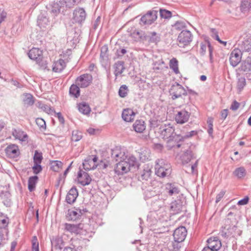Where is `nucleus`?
<instances>
[{
  "instance_id": "obj_1",
  "label": "nucleus",
  "mask_w": 251,
  "mask_h": 251,
  "mask_svg": "<svg viewBox=\"0 0 251 251\" xmlns=\"http://www.w3.org/2000/svg\"><path fill=\"white\" fill-rule=\"evenodd\" d=\"M28 56L30 59L35 61L41 69L50 70L49 67L51 61L50 55L43 56V51L40 49L32 48L29 50Z\"/></svg>"
},
{
  "instance_id": "obj_2",
  "label": "nucleus",
  "mask_w": 251,
  "mask_h": 251,
  "mask_svg": "<svg viewBox=\"0 0 251 251\" xmlns=\"http://www.w3.org/2000/svg\"><path fill=\"white\" fill-rule=\"evenodd\" d=\"M172 172L170 164L163 159H158L155 161V173L160 177L169 176Z\"/></svg>"
},
{
  "instance_id": "obj_3",
  "label": "nucleus",
  "mask_w": 251,
  "mask_h": 251,
  "mask_svg": "<svg viewBox=\"0 0 251 251\" xmlns=\"http://www.w3.org/2000/svg\"><path fill=\"white\" fill-rule=\"evenodd\" d=\"M151 119L150 126L151 128H154L158 126L160 123L167 119V113L165 111H151Z\"/></svg>"
},
{
  "instance_id": "obj_4",
  "label": "nucleus",
  "mask_w": 251,
  "mask_h": 251,
  "mask_svg": "<svg viewBox=\"0 0 251 251\" xmlns=\"http://www.w3.org/2000/svg\"><path fill=\"white\" fill-rule=\"evenodd\" d=\"M187 235V230L184 226H180L176 228L173 234L174 242L173 243V246L174 249L178 250L180 246H178V243L183 242Z\"/></svg>"
},
{
  "instance_id": "obj_5",
  "label": "nucleus",
  "mask_w": 251,
  "mask_h": 251,
  "mask_svg": "<svg viewBox=\"0 0 251 251\" xmlns=\"http://www.w3.org/2000/svg\"><path fill=\"white\" fill-rule=\"evenodd\" d=\"M194 147L192 145H189L188 144H185L182 145V147L181 148V151L183 153L180 156L181 161L183 164L188 163L191 159L195 158V154L193 152V149Z\"/></svg>"
},
{
  "instance_id": "obj_6",
  "label": "nucleus",
  "mask_w": 251,
  "mask_h": 251,
  "mask_svg": "<svg viewBox=\"0 0 251 251\" xmlns=\"http://www.w3.org/2000/svg\"><path fill=\"white\" fill-rule=\"evenodd\" d=\"M159 133L164 139H169L173 137L176 141L179 139V135L175 133V129L170 124L161 126L159 128Z\"/></svg>"
},
{
  "instance_id": "obj_7",
  "label": "nucleus",
  "mask_w": 251,
  "mask_h": 251,
  "mask_svg": "<svg viewBox=\"0 0 251 251\" xmlns=\"http://www.w3.org/2000/svg\"><path fill=\"white\" fill-rule=\"evenodd\" d=\"M177 40L180 47L189 45L192 40V36L188 30H183L179 33Z\"/></svg>"
},
{
  "instance_id": "obj_8",
  "label": "nucleus",
  "mask_w": 251,
  "mask_h": 251,
  "mask_svg": "<svg viewBox=\"0 0 251 251\" xmlns=\"http://www.w3.org/2000/svg\"><path fill=\"white\" fill-rule=\"evenodd\" d=\"M242 56V52L241 50L236 48L234 49L230 53L229 57V62L233 67L237 66L241 62Z\"/></svg>"
},
{
  "instance_id": "obj_9",
  "label": "nucleus",
  "mask_w": 251,
  "mask_h": 251,
  "mask_svg": "<svg viewBox=\"0 0 251 251\" xmlns=\"http://www.w3.org/2000/svg\"><path fill=\"white\" fill-rule=\"evenodd\" d=\"M92 81V76L88 74H83L76 79V84L81 88H85L90 85Z\"/></svg>"
},
{
  "instance_id": "obj_10",
  "label": "nucleus",
  "mask_w": 251,
  "mask_h": 251,
  "mask_svg": "<svg viewBox=\"0 0 251 251\" xmlns=\"http://www.w3.org/2000/svg\"><path fill=\"white\" fill-rule=\"evenodd\" d=\"M157 18V11H149L141 17V22L144 25H151L156 20Z\"/></svg>"
},
{
  "instance_id": "obj_11",
  "label": "nucleus",
  "mask_w": 251,
  "mask_h": 251,
  "mask_svg": "<svg viewBox=\"0 0 251 251\" xmlns=\"http://www.w3.org/2000/svg\"><path fill=\"white\" fill-rule=\"evenodd\" d=\"M65 230L72 234L76 235L83 234L85 231L83 229V225L82 224L77 225L66 223L64 225Z\"/></svg>"
},
{
  "instance_id": "obj_12",
  "label": "nucleus",
  "mask_w": 251,
  "mask_h": 251,
  "mask_svg": "<svg viewBox=\"0 0 251 251\" xmlns=\"http://www.w3.org/2000/svg\"><path fill=\"white\" fill-rule=\"evenodd\" d=\"M170 93L173 99L180 97L185 93L184 88L180 84L176 83L173 85L170 89Z\"/></svg>"
},
{
  "instance_id": "obj_13",
  "label": "nucleus",
  "mask_w": 251,
  "mask_h": 251,
  "mask_svg": "<svg viewBox=\"0 0 251 251\" xmlns=\"http://www.w3.org/2000/svg\"><path fill=\"white\" fill-rule=\"evenodd\" d=\"M190 114L187 111H178L175 115V121L177 124H183L188 121Z\"/></svg>"
},
{
  "instance_id": "obj_14",
  "label": "nucleus",
  "mask_w": 251,
  "mask_h": 251,
  "mask_svg": "<svg viewBox=\"0 0 251 251\" xmlns=\"http://www.w3.org/2000/svg\"><path fill=\"white\" fill-rule=\"evenodd\" d=\"M111 157L116 161H122L126 159V156L120 148L115 147L111 150Z\"/></svg>"
},
{
  "instance_id": "obj_15",
  "label": "nucleus",
  "mask_w": 251,
  "mask_h": 251,
  "mask_svg": "<svg viewBox=\"0 0 251 251\" xmlns=\"http://www.w3.org/2000/svg\"><path fill=\"white\" fill-rule=\"evenodd\" d=\"M126 161L123 160L119 162L115 168L114 171L118 175H123L128 172L130 169Z\"/></svg>"
},
{
  "instance_id": "obj_16",
  "label": "nucleus",
  "mask_w": 251,
  "mask_h": 251,
  "mask_svg": "<svg viewBox=\"0 0 251 251\" xmlns=\"http://www.w3.org/2000/svg\"><path fill=\"white\" fill-rule=\"evenodd\" d=\"M5 152L7 157L12 158H15L20 154L18 146L14 144L8 145L5 149Z\"/></svg>"
},
{
  "instance_id": "obj_17",
  "label": "nucleus",
  "mask_w": 251,
  "mask_h": 251,
  "mask_svg": "<svg viewBox=\"0 0 251 251\" xmlns=\"http://www.w3.org/2000/svg\"><path fill=\"white\" fill-rule=\"evenodd\" d=\"M207 248L213 251L219 250L222 246L221 241L217 237H210L207 240Z\"/></svg>"
},
{
  "instance_id": "obj_18",
  "label": "nucleus",
  "mask_w": 251,
  "mask_h": 251,
  "mask_svg": "<svg viewBox=\"0 0 251 251\" xmlns=\"http://www.w3.org/2000/svg\"><path fill=\"white\" fill-rule=\"evenodd\" d=\"M236 225H233L229 230H222L221 231V235L225 238H228L230 236L235 237L239 236L241 234V231L237 229Z\"/></svg>"
},
{
  "instance_id": "obj_19",
  "label": "nucleus",
  "mask_w": 251,
  "mask_h": 251,
  "mask_svg": "<svg viewBox=\"0 0 251 251\" xmlns=\"http://www.w3.org/2000/svg\"><path fill=\"white\" fill-rule=\"evenodd\" d=\"M237 221L235 218L233 213L230 212L227 214V217L225 219L224 226L222 227V230H229L233 226L236 225Z\"/></svg>"
},
{
  "instance_id": "obj_20",
  "label": "nucleus",
  "mask_w": 251,
  "mask_h": 251,
  "mask_svg": "<svg viewBox=\"0 0 251 251\" xmlns=\"http://www.w3.org/2000/svg\"><path fill=\"white\" fill-rule=\"evenodd\" d=\"M66 61L60 58L53 62L51 66V70L54 73H60L66 68Z\"/></svg>"
},
{
  "instance_id": "obj_21",
  "label": "nucleus",
  "mask_w": 251,
  "mask_h": 251,
  "mask_svg": "<svg viewBox=\"0 0 251 251\" xmlns=\"http://www.w3.org/2000/svg\"><path fill=\"white\" fill-rule=\"evenodd\" d=\"M77 180L79 183L85 186L90 183L92 179L87 173L80 170L78 173Z\"/></svg>"
},
{
  "instance_id": "obj_22",
  "label": "nucleus",
  "mask_w": 251,
  "mask_h": 251,
  "mask_svg": "<svg viewBox=\"0 0 251 251\" xmlns=\"http://www.w3.org/2000/svg\"><path fill=\"white\" fill-rule=\"evenodd\" d=\"M78 192L75 186H73L66 197V201L69 204L74 203L78 197Z\"/></svg>"
},
{
  "instance_id": "obj_23",
  "label": "nucleus",
  "mask_w": 251,
  "mask_h": 251,
  "mask_svg": "<svg viewBox=\"0 0 251 251\" xmlns=\"http://www.w3.org/2000/svg\"><path fill=\"white\" fill-rule=\"evenodd\" d=\"M181 140V137L179 135V139L176 140L175 138L172 137L168 140L167 141V147L168 149L171 150L172 149H178L182 147V145L185 144Z\"/></svg>"
},
{
  "instance_id": "obj_24",
  "label": "nucleus",
  "mask_w": 251,
  "mask_h": 251,
  "mask_svg": "<svg viewBox=\"0 0 251 251\" xmlns=\"http://www.w3.org/2000/svg\"><path fill=\"white\" fill-rule=\"evenodd\" d=\"M85 18L86 13L83 8H78L75 10L73 19L75 22L81 23L84 21Z\"/></svg>"
},
{
  "instance_id": "obj_25",
  "label": "nucleus",
  "mask_w": 251,
  "mask_h": 251,
  "mask_svg": "<svg viewBox=\"0 0 251 251\" xmlns=\"http://www.w3.org/2000/svg\"><path fill=\"white\" fill-rule=\"evenodd\" d=\"M171 210L174 214H176L180 213L182 209V202L179 200L175 201L171 203Z\"/></svg>"
},
{
  "instance_id": "obj_26",
  "label": "nucleus",
  "mask_w": 251,
  "mask_h": 251,
  "mask_svg": "<svg viewBox=\"0 0 251 251\" xmlns=\"http://www.w3.org/2000/svg\"><path fill=\"white\" fill-rule=\"evenodd\" d=\"M12 135L16 139H18L22 141H26L28 137L27 135L20 129H13L12 130Z\"/></svg>"
},
{
  "instance_id": "obj_27",
  "label": "nucleus",
  "mask_w": 251,
  "mask_h": 251,
  "mask_svg": "<svg viewBox=\"0 0 251 251\" xmlns=\"http://www.w3.org/2000/svg\"><path fill=\"white\" fill-rule=\"evenodd\" d=\"M134 130L138 133H142L146 129L145 122L143 120H136L133 125Z\"/></svg>"
},
{
  "instance_id": "obj_28",
  "label": "nucleus",
  "mask_w": 251,
  "mask_h": 251,
  "mask_svg": "<svg viewBox=\"0 0 251 251\" xmlns=\"http://www.w3.org/2000/svg\"><path fill=\"white\" fill-rule=\"evenodd\" d=\"M148 41L155 45L161 41L160 35L155 31L150 32L148 36Z\"/></svg>"
},
{
  "instance_id": "obj_29",
  "label": "nucleus",
  "mask_w": 251,
  "mask_h": 251,
  "mask_svg": "<svg viewBox=\"0 0 251 251\" xmlns=\"http://www.w3.org/2000/svg\"><path fill=\"white\" fill-rule=\"evenodd\" d=\"M136 114L134 111H123L122 117L125 121L130 122L133 121Z\"/></svg>"
},
{
  "instance_id": "obj_30",
  "label": "nucleus",
  "mask_w": 251,
  "mask_h": 251,
  "mask_svg": "<svg viewBox=\"0 0 251 251\" xmlns=\"http://www.w3.org/2000/svg\"><path fill=\"white\" fill-rule=\"evenodd\" d=\"M83 166L85 170H90L96 169L97 165L94 163L90 158L87 157L83 162Z\"/></svg>"
},
{
  "instance_id": "obj_31",
  "label": "nucleus",
  "mask_w": 251,
  "mask_h": 251,
  "mask_svg": "<svg viewBox=\"0 0 251 251\" xmlns=\"http://www.w3.org/2000/svg\"><path fill=\"white\" fill-rule=\"evenodd\" d=\"M208 47L209 55L210 57H212V49L209 42H205L201 43L200 44V52L201 54L203 55L205 53L207 47Z\"/></svg>"
},
{
  "instance_id": "obj_32",
  "label": "nucleus",
  "mask_w": 251,
  "mask_h": 251,
  "mask_svg": "<svg viewBox=\"0 0 251 251\" xmlns=\"http://www.w3.org/2000/svg\"><path fill=\"white\" fill-rule=\"evenodd\" d=\"M38 179V177L36 176H31L29 178L28 180V189L30 192H32L35 190Z\"/></svg>"
},
{
  "instance_id": "obj_33",
  "label": "nucleus",
  "mask_w": 251,
  "mask_h": 251,
  "mask_svg": "<svg viewBox=\"0 0 251 251\" xmlns=\"http://www.w3.org/2000/svg\"><path fill=\"white\" fill-rule=\"evenodd\" d=\"M22 100L23 103L26 105H32L34 102L33 96L28 93L24 94L22 96Z\"/></svg>"
},
{
  "instance_id": "obj_34",
  "label": "nucleus",
  "mask_w": 251,
  "mask_h": 251,
  "mask_svg": "<svg viewBox=\"0 0 251 251\" xmlns=\"http://www.w3.org/2000/svg\"><path fill=\"white\" fill-rule=\"evenodd\" d=\"M247 172L246 169L243 167H240L236 168L233 172V175L238 178H242L245 176Z\"/></svg>"
},
{
  "instance_id": "obj_35",
  "label": "nucleus",
  "mask_w": 251,
  "mask_h": 251,
  "mask_svg": "<svg viewBox=\"0 0 251 251\" xmlns=\"http://www.w3.org/2000/svg\"><path fill=\"white\" fill-rule=\"evenodd\" d=\"M152 171L149 166L145 167L141 175L142 180H148L151 176Z\"/></svg>"
},
{
  "instance_id": "obj_36",
  "label": "nucleus",
  "mask_w": 251,
  "mask_h": 251,
  "mask_svg": "<svg viewBox=\"0 0 251 251\" xmlns=\"http://www.w3.org/2000/svg\"><path fill=\"white\" fill-rule=\"evenodd\" d=\"M169 66L176 74L179 73L178 69V62L176 58H173L170 60Z\"/></svg>"
},
{
  "instance_id": "obj_37",
  "label": "nucleus",
  "mask_w": 251,
  "mask_h": 251,
  "mask_svg": "<svg viewBox=\"0 0 251 251\" xmlns=\"http://www.w3.org/2000/svg\"><path fill=\"white\" fill-rule=\"evenodd\" d=\"M241 69L243 71L246 72L251 71V57H248L244 61L242 65Z\"/></svg>"
},
{
  "instance_id": "obj_38",
  "label": "nucleus",
  "mask_w": 251,
  "mask_h": 251,
  "mask_svg": "<svg viewBox=\"0 0 251 251\" xmlns=\"http://www.w3.org/2000/svg\"><path fill=\"white\" fill-rule=\"evenodd\" d=\"M79 86L76 84H72L69 90L70 94L77 98L80 96V89Z\"/></svg>"
},
{
  "instance_id": "obj_39",
  "label": "nucleus",
  "mask_w": 251,
  "mask_h": 251,
  "mask_svg": "<svg viewBox=\"0 0 251 251\" xmlns=\"http://www.w3.org/2000/svg\"><path fill=\"white\" fill-rule=\"evenodd\" d=\"M124 70L125 67L123 62L119 61L115 63L114 74L116 76L122 74Z\"/></svg>"
},
{
  "instance_id": "obj_40",
  "label": "nucleus",
  "mask_w": 251,
  "mask_h": 251,
  "mask_svg": "<svg viewBox=\"0 0 251 251\" xmlns=\"http://www.w3.org/2000/svg\"><path fill=\"white\" fill-rule=\"evenodd\" d=\"M9 218L3 213H0V228L5 229L8 225Z\"/></svg>"
},
{
  "instance_id": "obj_41",
  "label": "nucleus",
  "mask_w": 251,
  "mask_h": 251,
  "mask_svg": "<svg viewBox=\"0 0 251 251\" xmlns=\"http://www.w3.org/2000/svg\"><path fill=\"white\" fill-rule=\"evenodd\" d=\"M80 214L77 210V208L75 210L69 209L68 211V217L71 220H75L79 218Z\"/></svg>"
},
{
  "instance_id": "obj_42",
  "label": "nucleus",
  "mask_w": 251,
  "mask_h": 251,
  "mask_svg": "<svg viewBox=\"0 0 251 251\" xmlns=\"http://www.w3.org/2000/svg\"><path fill=\"white\" fill-rule=\"evenodd\" d=\"M52 246H54L56 248L62 249L63 246V240L58 237H55L51 239Z\"/></svg>"
},
{
  "instance_id": "obj_43",
  "label": "nucleus",
  "mask_w": 251,
  "mask_h": 251,
  "mask_svg": "<svg viewBox=\"0 0 251 251\" xmlns=\"http://www.w3.org/2000/svg\"><path fill=\"white\" fill-rule=\"evenodd\" d=\"M82 137V133L77 130H75L72 131L71 140L74 142H77L81 139Z\"/></svg>"
},
{
  "instance_id": "obj_44",
  "label": "nucleus",
  "mask_w": 251,
  "mask_h": 251,
  "mask_svg": "<svg viewBox=\"0 0 251 251\" xmlns=\"http://www.w3.org/2000/svg\"><path fill=\"white\" fill-rule=\"evenodd\" d=\"M63 163L59 161L54 160L51 162V169L54 172H59L62 168Z\"/></svg>"
},
{
  "instance_id": "obj_45",
  "label": "nucleus",
  "mask_w": 251,
  "mask_h": 251,
  "mask_svg": "<svg viewBox=\"0 0 251 251\" xmlns=\"http://www.w3.org/2000/svg\"><path fill=\"white\" fill-rule=\"evenodd\" d=\"M214 119L211 117H209L207 120V124L208 125L207 128V132L209 135L211 137H213V123Z\"/></svg>"
},
{
  "instance_id": "obj_46",
  "label": "nucleus",
  "mask_w": 251,
  "mask_h": 251,
  "mask_svg": "<svg viewBox=\"0 0 251 251\" xmlns=\"http://www.w3.org/2000/svg\"><path fill=\"white\" fill-rule=\"evenodd\" d=\"M124 161L126 162L130 169L131 167L137 165V159L133 156H130L128 157L126 156V159Z\"/></svg>"
},
{
  "instance_id": "obj_47",
  "label": "nucleus",
  "mask_w": 251,
  "mask_h": 251,
  "mask_svg": "<svg viewBox=\"0 0 251 251\" xmlns=\"http://www.w3.org/2000/svg\"><path fill=\"white\" fill-rule=\"evenodd\" d=\"M241 8L244 11L250 10L251 8V0H243Z\"/></svg>"
},
{
  "instance_id": "obj_48",
  "label": "nucleus",
  "mask_w": 251,
  "mask_h": 251,
  "mask_svg": "<svg viewBox=\"0 0 251 251\" xmlns=\"http://www.w3.org/2000/svg\"><path fill=\"white\" fill-rule=\"evenodd\" d=\"M128 88L126 85H122L119 90V95L122 98L126 97L128 93Z\"/></svg>"
},
{
  "instance_id": "obj_49",
  "label": "nucleus",
  "mask_w": 251,
  "mask_h": 251,
  "mask_svg": "<svg viewBox=\"0 0 251 251\" xmlns=\"http://www.w3.org/2000/svg\"><path fill=\"white\" fill-rule=\"evenodd\" d=\"M42 159L43 156L42 153L39 152L37 151H35L33 157L34 163L41 164Z\"/></svg>"
},
{
  "instance_id": "obj_50",
  "label": "nucleus",
  "mask_w": 251,
  "mask_h": 251,
  "mask_svg": "<svg viewBox=\"0 0 251 251\" xmlns=\"http://www.w3.org/2000/svg\"><path fill=\"white\" fill-rule=\"evenodd\" d=\"M32 251H39V243L36 236H34L32 241Z\"/></svg>"
},
{
  "instance_id": "obj_51",
  "label": "nucleus",
  "mask_w": 251,
  "mask_h": 251,
  "mask_svg": "<svg viewBox=\"0 0 251 251\" xmlns=\"http://www.w3.org/2000/svg\"><path fill=\"white\" fill-rule=\"evenodd\" d=\"M78 110H89V104L86 101H82L77 104Z\"/></svg>"
},
{
  "instance_id": "obj_52",
  "label": "nucleus",
  "mask_w": 251,
  "mask_h": 251,
  "mask_svg": "<svg viewBox=\"0 0 251 251\" xmlns=\"http://www.w3.org/2000/svg\"><path fill=\"white\" fill-rule=\"evenodd\" d=\"M160 14L161 17L165 19L170 18L172 16L171 12L165 9H161L160 10Z\"/></svg>"
},
{
  "instance_id": "obj_53",
  "label": "nucleus",
  "mask_w": 251,
  "mask_h": 251,
  "mask_svg": "<svg viewBox=\"0 0 251 251\" xmlns=\"http://www.w3.org/2000/svg\"><path fill=\"white\" fill-rule=\"evenodd\" d=\"M167 187H169V189H171L174 194H177L179 192L178 188L174 184L167 183Z\"/></svg>"
},
{
  "instance_id": "obj_54",
  "label": "nucleus",
  "mask_w": 251,
  "mask_h": 251,
  "mask_svg": "<svg viewBox=\"0 0 251 251\" xmlns=\"http://www.w3.org/2000/svg\"><path fill=\"white\" fill-rule=\"evenodd\" d=\"M246 79L244 77L239 78L237 82V87L238 89H242L246 85Z\"/></svg>"
},
{
  "instance_id": "obj_55",
  "label": "nucleus",
  "mask_w": 251,
  "mask_h": 251,
  "mask_svg": "<svg viewBox=\"0 0 251 251\" xmlns=\"http://www.w3.org/2000/svg\"><path fill=\"white\" fill-rule=\"evenodd\" d=\"M34 165L32 167V169L33 171V173L35 174H39L42 170V167L40 165V164L39 163H34Z\"/></svg>"
},
{
  "instance_id": "obj_56",
  "label": "nucleus",
  "mask_w": 251,
  "mask_h": 251,
  "mask_svg": "<svg viewBox=\"0 0 251 251\" xmlns=\"http://www.w3.org/2000/svg\"><path fill=\"white\" fill-rule=\"evenodd\" d=\"M226 191L222 190L220 191V192L219 194L217 195L215 201L216 203H218L221 200V199L224 197Z\"/></svg>"
},
{
  "instance_id": "obj_57",
  "label": "nucleus",
  "mask_w": 251,
  "mask_h": 251,
  "mask_svg": "<svg viewBox=\"0 0 251 251\" xmlns=\"http://www.w3.org/2000/svg\"><path fill=\"white\" fill-rule=\"evenodd\" d=\"M107 48H102L101 53L100 54V58L102 60H104V59H106L107 58V55H106V52L107 51Z\"/></svg>"
},
{
  "instance_id": "obj_58",
  "label": "nucleus",
  "mask_w": 251,
  "mask_h": 251,
  "mask_svg": "<svg viewBox=\"0 0 251 251\" xmlns=\"http://www.w3.org/2000/svg\"><path fill=\"white\" fill-rule=\"evenodd\" d=\"M36 124H37V125L40 127L43 128V127H45V126H46V123H45V121L41 118H37L36 120Z\"/></svg>"
},
{
  "instance_id": "obj_59",
  "label": "nucleus",
  "mask_w": 251,
  "mask_h": 251,
  "mask_svg": "<svg viewBox=\"0 0 251 251\" xmlns=\"http://www.w3.org/2000/svg\"><path fill=\"white\" fill-rule=\"evenodd\" d=\"M87 131L90 135H95L99 132L98 129H95L92 127H89Z\"/></svg>"
},
{
  "instance_id": "obj_60",
  "label": "nucleus",
  "mask_w": 251,
  "mask_h": 251,
  "mask_svg": "<svg viewBox=\"0 0 251 251\" xmlns=\"http://www.w3.org/2000/svg\"><path fill=\"white\" fill-rule=\"evenodd\" d=\"M249 202V198L246 197L244 199L238 201L237 204L240 205H243L247 204Z\"/></svg>"
},
{
  "instance_id": "obj_61",
  "label": "nucleus",
  "mask_w": 251,
  "mask_h": 251,
  "mask_svg": "<svg viewBox=\"0 0 251 251\" xmlns=\"http://www.w3.org/2000/svg\"><path fill=\"white\" fill-rule=\"evenodd\" d=\"M56 117H57L59 122L61 124H63L64 123V119L62 115V114L61 113V112H58V113H56Z\"/></svg>"
},
{
  "instance_id": "obj_62",
  "label": "nucleus",
  "mask_w": 251,
  "mask_h": 251,
  "mask_svg": "<svg viewBox=\"0 0 251 251\" xmlns=\"http://www.w3.org/2000/svg\"><path fill=\"white\" fill-rule=\"evenodd\" d=\"M198 134V132L196 130H192L190 132H187L185 135V137L189 138L191 137L194 135H196Z\"/></svg>"
},
{
  "instance_id": "obj_63",
  "label": "nucleus",
  "mask_w": 251,
  "mask_h": 251,
  "mask_svg": "<svg viewBox=\"0 0 251 251\" xmlns=\"http://www.w3.org/2000/svg\"><path fill=\"white\" fill-rule=\"evenodd\" d=\"M239 105L240 104L239 102H238L236 101H234V102H233L231 106L230 109L231 110H236L239 108Z\"/></svg>"
},
{
  "instance_id": "obj_64",
  "label": "nucleus",
  "mask_w": 251,
  "mask_h": 251,
  "mask_svg": "<svg viewBox=\"0 0 251 251\" xmlns=\"http://www.w3.org/2000/svg\"><path fill=\"white\" fill-rule=\"evenodd\" d=\"M72 244H73V246L74 248L71 247H66L64 249L63 251H76L75 249V248H78L75 245V244L74 243V241H73Z\"/></svg>"
}]
</instances>
